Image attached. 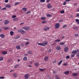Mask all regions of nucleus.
Instances as JSON below:
<instances>
[{
    "label": "nucleus",
    "instance_id": "obj_21",
    "mask_svg": "<svg viewBox=\"0 0 79 79\" xmlns=\"http://www.w3.org/2000/svg\"><path fill=\"white\" fill-rule=\"evenodd\" d=\"M10 35L12 36V35H14V32L12 31H10Z\"/></svg>",
    "mask_w": 79,
    "mask_h": 79
},
{
    "label": "nucleus",
    "instance_id": "obj_2",
    "mask_svg": "<svg viewBox=\"0 0 79 79\" xmlns=\"http://www.w3.org/2000/svg\"><path fill=\"white\" fill-rule=\"evenodd\" d=\"M54 26L55 27V29H58L60 27V23H56Z\"/></svg>",
    "mask_w": 79,
    "mask_h": 79
},
{
    "label": "nucleus",
    "instance_id": "obj_33",
    "mask_svg": "<svg viewBox=\"0 0 79 79\" xmlns=\"http://www.w3.org/2000/svg\"><path fill=\"white\" fill-rule=\"evenodd\" d=\"M59 44L60 45H63L64 44V43H60Z\"/></svg>",
    "mask_w": 79,
    "mask_h": 79
},
{
    "label": "nucleus",
    "instance_id": "obj_4",
    "mask_svg": "<svg viewBox=\"0 0 79 79\" xmlns=\"http://www.w3.org/2000/svg\"><path fill=\"white\" fill-rule=\"evenodd\" d=\"M64 52H68V50H69V48L66 47L64 48Z\"/></svg>",
    "mask_w": 79,
    "mask_h": 79
},
{
    "label": "nucleus",
    "instance_id": "obj_26",
    "mask_svg": "<svg viewBox=\"0 0 79 79\" xmlns=\"http://www.w3.org/2000/svg\"><path fill=\"white\" fill-rule=\"evenodd\" d=\"M46 18L45 17H41V19H42V20H43V21H45L46 19Z\"/></svg>",
    "mask_w": 79,
    "mask_h": 79
},
{
    "label": "nucleus",
    "instance_id": "obj_27",
    "mask_svg": "<svg viewBox=\"0 0 79 79\" xmlns=\"http://www.w3.org/2000/svg\"><path fill=\"white\" fill-rule=\"evenodd\" d=\"M5 7L8 8H10V5L7 4L5 6Z\"/></svg>",
    "mask_w": 79,
    "mask_h": 79
},
{
    "label": "nucleus",
    "instance_id": "obj_18",
    "mask_svg": "<svg viewBox=\"0 0 79 79\" xmlns=\"http://www.w3.org/2000/svg\"><path fill=\"white\" fill-rule=\"evenodd\" d=\"M22 10L23 11H27V8L25 7H24L22 9Z\"/></svg>",
    "mask_w": 79,
    "mask_h": 79
},
{
    "label": "nucleus",
    "instance_id": "obj_8",
    "mask_svg": "<svg viewBox=\"0 0 79 79\" xmlns=\"http://www.w3.org/2000/svg\"><path fill=\"white\" fill-rule=\"evenodd\" d=\"M45 61H48V56H46L44 58Z\"/></svg>",
    "mask_w": 79,
    "mask_h": 79
},
{
    "label": "nucleus",
    "instance_id": "obj_5",
    "mask_svg": "<svg viewBox=\"0 0 79 79\" xmlns=\"http://www.w3.org/2000/svg\"><path fill=\"white\" fill-rule=\"evenodd\" d=\"M49 29H50V28L48 27H45L44 28V30L45 31H47V30H49Z\"/></svg>",
    "mask_w": 79,
    "mask_h": 79
},
{
    "label": "nucleus",
    "instance_id": "obj_20",
    "mask_svg": "<svg viewBox=\"0 0 79 79\" xmlns=\"http://www.w3.org/2000/svg\"><path fill=\"white\" fill-rule=\"evenodd\" d=\"M35 66H36V67H38V66H39V64L38 63H35Z\"/></svg>",
    "mask_w": 79,
    "mask_h": 79
},
{
    "label": "nucleus",
    "instance_id": "obj_14",
    "mask_svg": "<svg viewBox=\"0 0 79 79\" xmlns=\"http://www.w3.org/2000/svg\"><path fill=\"white\" fill-rule=\"evenodd\" d=\"M62 62H63L62 60H60L59 62H58L57 63L58 65H60L61 63H62Z\"/></svg>",
    "mask_w": 79,
    "mask_h": 79
},
{
    "label": "nucleus",
    "instance_id": "obj_13",
    "mask_svg": "<svg viewBox=\"0 0 79 79\" xmlns=\"http://www.w3.org/2000/svg\"><path fill=\"white\" fill-rule=\"evenodd\" d=\"M13 76L15 77H17L18 76V74L16 73H14L13 74Z\"/></svg>",
    "mask_w": 79,
    "mask_h": 79
},
{
    "label": "nucleus",
    "instance_id": "obj_40",
    "mask_svg": "<svg viewBox=\"0 0 79 79\" xmlns=\"http://www.w3.org/2000/svg\"><path fill=\"white\" fill-rule=\"evenodd\" d=\"M30 43V42H27L26 43L25 45H29V44Z\"/></svg>",
    "mask_w": 79,
    "mask_h": 79
},
{
    "label": "nucleus",
    "instance_id": "obj_62",
    "mask_svg": "<svg viewBox=\"0 0 79 79\" xmlns=\"http://www.w3.org/2000/svg\"><path fill=\"white\" fill-rule=\"evenodd\" d=\"M66 2H69L71 0H65Z\"/></svg>",
    "mask_w": 79,
    "mask_h": 79
},
{
    "label": "nucleus",
    "instance_id": "obj_11",
    "mask_svg": "<svg viewBox=\"0 0 79 79\" xmlns=\"http://www.w3.org/2000/svg\"><path fill=\"white\" fill-rule=\"evenodd\" d=\"M47 7L48 8H51L52 6V5L50 4H49L47 5Z\"/></svg>",
    "mask_w": 79,
    "mask_h": 79
},
{
    "label": "nucleus",
    "instance_id": "obj_49",
    "mask_svg": "<svg viewBox=\"0 0 79 79\" xmlns=\"http://www.w3.org/2000/svg\"><path fill=\"white\" fill-rule=\"evenodd\" d=\"M67 26V25H64L63 26V28H64V27H66Z\"/></svg>",
    "mask_w": 79,
    "mask_h": 79
},
{
    "label": "nucleus",
    "instance_id": "obj_41",
    "mask_svg": "<svg viewBox=\"0 0 79 79\" xmlns=\"http://www.w3.org/2000/svg\"><path fill=\"white\" fill-rule=\"evenodd\" d=\"M79 36V34H75V37H78Z\"/></svg>",
    "mask_w": 79,
    "mask_h": 79
},
{
    "label": "nucleus",
    "instance_id": "obj_43",
    "mask_svg": "<svg viewBox=\"0 0 79 79\" xmlns=\"http://www.w3.org/2000/svg\"><path fill=\"white\" fill-rule=\"evenodd\" d=\"M60 13H62V14L64 13V10H62L60 11Z\"/></svg>",
    "mask_w": 79,
    "mask_h": 79
},
{
    "label": "nucleus",
    "instance_id": "obj_3",
    "mask_svg": "<svg viewBox=\"0 0 79 79\" xmlns=\"http://www.w3.org/2000/svg\"><path fill=\"white\" fill-rule=\"evenodd\" d=\"M18 31L19 32H21V34H25L26 33V31L22 29L18 30Z\"/></svg>",
    "mask_w": 79,
    "mask_h": 79
},
{
    "label": "nucleus",
    "instance_id": "obj_53",
    "mask_svg": "<svg viewBox=\"0 0 79 79\" xmlns=\"http://www.w3.org/2000/svg\"><path fill=\"white\" fill-rule=\"evenodd\" d=\"M5 3H8V0H5Z\"/></svg>",
    "mask_w": 79,
    "mask_h": 79
},
{
    "label": "nucleus",
    "instance_id": "obj_29",
    "mask_svg": "<svg viewBox=\"0 0 79 79\" xmlns=\"http://www.w3.org/2000/svg\"><path fill=\"white\" fill-rule=\"evenodd\" d=\"M43 44H44V45H47V44H48V42H47V41L44 42H43Z\"/></svg>",
    "mask_w": 79,
    "mask_h": 79
},
{
    "label": "nucleus",
    "instance_id": "obj_10",
    "mask_svg": "<svg viewBox=\"0 0 79 79\" xmlns=\"http://www.w3.org/2000/svg\"><path fill=\"white\" fill-rule=\"evenodd\" d=\"M23 29H25L26 31H28V30H29V27H24L23 28Z\"/></svg>",
    "mask_w": 79,
    "mask_h": 79
},
{
    "label": "nucleus",
    "instance_id": "obj_36",
    "mask_svg": "<svg viewBox=\"0 0 79 79\" xmlns=\"http://www.w3.org/2000/svg\"><path fill=\"white\" fill-rule=\"evenodd\" d=\"M45 2V0H40V2H41L42 3H44Z\"/></svg>",
    "mask_w": 79,
    "mask_h": 79
},
{
    "label": "nucleus",
    "instance_id": "obj_51",
    "mask_svg": "<svg viewBox=\"0 0 79 79\" xmlns=\"http://www.w3.org/2000/svg\"><path fill=\"white\" fill-rule=\"evenodd\" d=\"M31 11H28L26 13V14H28V13H31Z\"/></svg>",
    "mask_w": 79,
    "mask_h": 79
},
{
    "label": "nucleus",
    "instance_id": "obj_37",
    "mask_svg": "<svg viewBox=\"0 0 79 79\" xmlns=\"http://www.w3.org/2000/svg\"><path fill=\"white\" fill-rule=\"evenodd\" d=\"M75 54H72L71 55V57L72 58H73V57H74V56H75Z\"/></svg>",
    "mask_w": 79,
    "mask_h": 79
},
{
    "label": "nucleus",
    "instance_id": "obj_45",
    "mask_svg": "<svg viewBox=\"0 0 79 79\" xmlns=\"http://www.w3.org/2000/svg\"><path fill=\"white\" fill-rule=\"evenodd\" d=\"M16 16L15 15H14L12 16V18H16Z\"/></svg>",
    "mask_w": 79,
    "mask_h": 79
},
{
    "label": "nucleus",
    "instance_id": "obj_60",
    "mask_svg": "<svg viewBox=\"0 0 79 79\" xmlns=\"http://www.w3.org/2000/svg\"><path fill=\"white\" fill-rule=\"evenodd\" d=\"M63 21V19L60 20L59 21V22H62Z\"/></svg>",
    "mask_w": 79,
    "mask_h": 79
},
{
    "label": "nucleus",
    "instance_id": "obj_55",
    "mask_svg": "<svg viewBox=\"0 0 79 79\" xmlns=\"http://www.w3.org/2000/svg\"><path fill=\"white\" fill-rule=\"evenodd\" d=\"M74 6H77V3H74Z\"/></svg>",
    "mask_w": 79,
    "mask_h": 79
},
{
    "label": "nucleus",
    "instance_id": "obj_34",
    "mask_svg": "<svg viewBox=\"0 0 79 79\" xmlns=\"http://www.w3.org/2000/svg\"><path fill=\"white\" fill-rule=\"evenodd\" d=\"M20 3H21V2H18L17 3H15V6H16V5H19V4H20Z\"/></svg>",
    "mask_w": 79,
    "mask_h": 79
},
{
    "label": "nucleus",
    "instance_id": "obj_44",
    "mask_svg": "<svg viewBox=\"0 0 79 79\" xmlns=\"http://www.w3.org/2000/svg\"><path fill=\"white\" fill-rule=\"evenodd\" d=\"M78 23L79 22V20L78 19H76L75 20Z\"/></svg>",
    "mask_w": 79,
    "mask_h": 79
},
{
    "label": "nucleus",
    "instance_id": "obj_15",
    "mask_svg": "<svg viewBox=\"0 0 79 79\" xmlns=\"http://www.w3.org/2000/svg\"><path fill=\"white\" fill-rule=\"evenodd\" d=\"M5 35L3 34H1L0 35V37L2 38V39H3L5 37Z\"/></svg>",
    "mask_w": 79,
    "mask_h": 79
},
{
    "label": "nucleus",
    "instance_id": "obj_63",
    "mask_svg": "<svg viewBox=\"0 0 79 79\" xmlns=\"http://www.w3.org/2000/svg\"><path fill=\"white\" fill-rule=\"evenodd\" d=\"M3 77H0V79H3Z\"/></svg>",
    "mask_w": 79,
    "mask_h": 79
},
{
    "label": "nucleus",
    "instance_id": "obj_16",
    "mask_svg": "<svg viewBox=\"0 0 79 79\" xmlns=\"http://www.w3.org/2000/svg\"><path fill=\"white\" fill-rule=\"evenodd\" d=\"M78 75V73H73L72 75L73 76H77Z\"/></svg>",
    "mask_w": 79,
    "mask_h": 79
},
{
    "label": "nucleus",
    "instance_id": "obj_57",
    "mask_svg": "<svg viewBox=\"0 0 79 79\" xmlns=\"http://www.w3.org/2000/svg\"><path fill=\"white\" fill-rule=\"evenodd\" d=\"M53 74H56V73H57V72H56L54 71H53Z\"/></svg>",
    "mask_w": 79,
    "mask_h": 79
},
{
    "label": "nucleus",
    "instance_id": "obj_6",
    "mask_svg": "<svg viewBox=\"0 0 79 79\" xmlns=\"http://www.w3.org/2000/svg\"><path fill=\"white\" fill-rule=\"evenodd\" d=\"M29 74H27L24 76L25 79H29Z\"/></svg>",
    "mask_w": 79,
    "mask_h": 79
},
{
    "label": "nucleus",
    "instance_id": "obj_9",
    "mask_svg": "<svg viewBox=\"0 0 79 79\" xmlns=\"http://www.w3.org/2000/svg\"><path fill=\"white\" fill-rule=\"evenodd\" d=\"M9 23L10 22L7 20H5V21L4 22V24H5V25L7 24H8V23Z\"/></svg>",
    "mask_w": 79,
    "mask_h": 79
},
{
    "label": "nucleus",
    "instance_id": "obj_32",
    "mask_svg": "<svg viewBox=\"0 0 79 79\" xmlns=\"http://www.w3.org/2000/svg\"><path fill=\"white\" fill-rule=\"evenodd\" d=\"M20 38V35H18L16 37H15V39H19V38Z\"/></svg>",
    "mask_w": 79,
    "mask_h": 79
},
{
    "label": "nucleus",
    "instance_id": "obj_54",
    "mask_svg": "<svg viewBox=\"0 0 79 79\" xmlns=\"http://www.w3.org/2000/svg\"><path fill=\"white\" fill-rule=\"evenodd\" d=\"M66 58L67 59H69V56H66Z\"/></svg>",
    "mask_w": 79,
    "mask_h": 79
},
{
    "label": "nucleus",
    "instance_id": "obj_12",
    "mask_svg": "<svg viewBox=\"0 0 79 79\" xmlns=\"http://www.w3.org/2000/svg\"><path fill=\"white\" fill-rule=\"evenodd\" d=\"M69 71H66L64 73V74L65 75H68V74H69Z\"/></svg>",
    "mask_w": 79,
    "mask_h": 79
},
{
    "label": "nucleus",
    "instance_id": "obj_39",
    "mask_svg": "<svg viewBox=\"0 0 79 79\" xmlns=\"http://www.w3.org/2000/svg\"><path fill=\"white\" fill-rule=\"evenodd\" d=\"M6 10V7H4L2 9H1V10Z\"/></svg>",
    "mask_w": 79,
    "mask_h": 79
},
{
    "label": "nucleus",
    "instance_id": "obj_25",
    "mask_svg": "<svg viewBox=\"0 0 79 79\" xmlns=\"http://www.w3.org/2000/svg\"><path fill=\"white\" fill-rule=\"evenodd\" d=\"M3 57L0 56V61H3Z\"/></svg>",
    "mask_w": 79,
    "mask_h": 79
},
{
    "label": "nucleus",
    "instance_id": "obj_48",
    "mask_svg": "<svg viewBox=\"0 0 79 79\" xmlns=\"http://www.w3.org/2000/svg\"><path fill=\"white\" fill-rule=\"evenodd\" d=\"M52 51V50H51V49H49L48 50V53H50V52H51Z\"/></svg>",
    "mask_w": 79,
    "mask_h": 79
},
{
    "label": "nucleus",
    "instance_id": "obj_58",
    "mask_svg": "<svg viewBox=\"0 0 79 79\" xmlns=\"http://www.w3.org/2000/svg\"><path fill=\"white\" fill-rule=\"evenodd\" d=\"M42 23H47V22L45 21H43L42 22Z\"/></svg>",
    "mask_w": 79,
    "mask_h": 79
},
{
    "label": "nucleus",
    "instance_id": "obj_28",
    "mask_svg": "<svg viewBox=\"0 0 79 79\" xmlns=\"http://www.w3.org/2000/svg\"><path fill=\"white\" fill-rule=\"evenodd\" d=\"M27 60V57L25 56L24 57L23 60H24V61H26V60Z\"/></svg>",
    "mask_w": 79,
    "mask_h": 79
},
{
    "label": "nucleus",
    "instance_id": "obj_23",
    "mask_svg": "<svg viewBox=\"0 0 79 79\" xmlns=\"http://www.w3.org/2000/svg\"><path fill=\"white\" fill-rule=\"evenodd\" d=\"M7 53V52L6 51H3L2 52V55H5V54H6Z\"/></svg>",
    "mask_w": 79,
    "mask_h": 79
},
{
    "label": "nucleus",
    "instance_id": "obj_7",
    "mask_svg": "<svg viewBox=\"0 0 79 79\" xmlns=\"http://www.w3.org/2000/svg\"><path fill=\"white\" fill-rule=\"evenodd\" d=\"M56 50H61V47L60 46H57L56 47Z\"/></svg>",
    "mask_w": 79,
    "mask_h": 79
},
{
    "label": "nucleus",
    "instance_id": "obj_17",
    "mask_svg": "<svg viewBox=\"0 0 79 79\" xmlns=\"http://www.w3.org/2000/svg\"><path fill=\"white\" fill-rule=\"evenodd\" d=\"M38 45H40L41 46H45V45L44 44H43L42 43H38Z\"/></svg>",
    "mask_w": 79,
    "mask_h": 79
},
{
    "label": "nucleus",
    "instance_id": "obj_30",
    "mask_svg": "<svg viewBox=\"0 0 79 79\" xmlns=\"http://www.w3.org/2000/svg\"><path fill=\"white\" fill-rule=\"evenodd\" d=\"M74 29L76 31H77V29H78V28L77 27V26H76V27H74Z\"/></svg>",
    "mask_w": 79,
    "mask_h": 79
},
{
    "label": "nucleus",
    "instance_id": "obj_38",
    "mask_svg": "<svg viewBox=\"0 0 79 79\" xmlns=\"http://www.w3.org/2000/svg\"><path fill=\"white\" fill-rule=\"evenodd\" d=\"M46 16H47V17H50L51 16H52V15L50 14H47L46 15Z\"/></svg>",
    "mask_w": 79,
    "mask_h": 79
},
{
    "label": "nucleus",
    "instance_id": "obj_1",
    "mask_svg": "<svg viewBox=\"0 0 79 79\" xmlns=\"http://www.w3.org/2000/svg\"><path fill=\"white\" fill-rule=\"evenodd\" d=\"M77 52H79V49H77V50H73L72 52V53H73V54H75V55H76V53H77Z\"/></svg>",
    "mask_w": 79,
    "mask_h": 79
},
{
    "label": "nucleus",
    "instance_id": "obj_22",
    "mask_svg": "<svg viewBox=\"0 0 79 79\" xmlns=\"http://www.w3.org/2000/svg\"><path fill=\"white\" fill-rule=\"evenodd\" d=\"M16 48H17V49H18L19 50V49H21V47H20V46H19V45L16 46Z\"/></svg>",
    "mask_w": 79,
    "mask_h": 79
},
{
    "label": "nucleus",
    "instance_id": "obj_42",
    "mask_svg": "<svg viewBox=\"0 0 79 79\" xmlns=\"http://www.w3.org/2000/svg\"><path fill=\"white\" fill-rule=\"evenodd\" d=\"M9 29V27H5L4 28V30H7V29Z\"/></svg>",
    "mask_w": 79,
    "mask_h": 79
},
{
    "label": "nucleus",
    "instance_id": "obj_35",
    "mask_svg": "<svg viewBox=\"0 0 79 79\" xmlns=\"http://www.w3.org/2000/svg\"><path fill=\"white\" fill-rule=\"evenodd\" d=\"M28 53L29 54H32V51H29L28 52Z\"/></svg>",
    "mask_w": 79,
    "mask_h": 79
},
{
    "label": "nucleus",
    "instance_id": "obj_46",
    "mask_svg": "<svg viewBox=\"0 0 79 79\" xmlns=\"http://www.w3.org/2000/svg\"><path fill=\"white\" fill-rule=\"evenodd\" d=\"M19 66V65L17 64L15 66L14 68H17V67H18V66Z\"/></svg>",
    "mask_w": 79,
    "mask_h": 79
},
{
    "label": "nucleus",
    "instance_id": "obj_19",
    "mask_svg": "<svg viewBox=\"0 0 79 79\" xmlns=\"http://www.w3.org/2000/svg\"><path fill=\"white\" fill-rule=\"evenodd\" d=\"M19 20V19L18 18H15L13 19V20L14 21H18Z\"/></svg>",
    "mask_w": 79,
    "mask_h": 79
},
{
    "label": "nucleus",
    "instance_id": "obj_59",
    "mask_svg": "<svg viewBox=\"0 0 79 79\" xmlns=\"http://www.w3.org/2000/svg\"><path fill=\"white\" fill-rule=\"evenodd\" d=\"M24 24V23H21L20 24V25H23V24Z\"/></svg>",
    "mask_w": 79,
    "mask_h": 79
},
{
    "label": "nucleus",
    "instance_id": "obj_61",
    "mask_svg": "<svg viewBox=\"0 0 79 79\" xmlns=\"http://www.w3.org/2000/svg\"><path fill=\"white\" fill-rule=\"evenodd\" d=\"M25 40H28V41L30 40L29 39H25Z\"/></svg>",
    "mask_w": 79,
    "mask_h": 79
},
{
    "label": "nucleus",
    "instance_id": "obj_47",
    "mask_svg": "<svg viewBox=\"0 0 79 79\" xmlns=\"http://www.w3.org/2000/svg\"><path fill=\"white\" fill-rule=\"evenodd\" d=\"M63 5H66V2H64L63 4Z\"/></svg>",
    "mask_w": 79,
    "mask_h": 79
},
{
    "label": "nucleus",
    "instance_id": "obj_52",
    "mask_svg": "<svg viewBox=\"0 0 79 79\" xmlns=\"http://www.w3.org/2000/svg\"><path fill=\"white\" fill-rule=\"evenodd\" d=\"M79 16V13H77L76 15V17H78Z\"/></svg>",
    "mask_w": 79,
    "mask_h": 79
},
{
    "label": "nucleus",
    "instance_id": "obj_24",
    "mask_svg": "<svg viewBox=\"0 0 79 79\" xmlns=\"http://www.w3.org/2000/svg\"><path fill=\"white\" fill-rule=\"evenodd\" d=\"M46 69L45 68L44 69H40L39 70L40 71H44V70H45Z\"/></svg>",
    "mask_w": 79,
    "mask_h": 79
},
{
    "label": "nucleus",
    "instance_id": "obj_50",
    "mask_svg": "<svg viewBox=\"0 0 79 79\" xmlns=\"http://www.w3.org/2000/svg\"><path fill=\"white\" fill-rule=\"evenodd\" d=\"M76 56H77V57H78L79 58V53H78L76 55Z\"/></svg>",
    "mask_w": 79,
    "mask_h": 79
},
{
    "label": "nucleus",
    "instance_id": "obj_64",
    "mask_svg": "<svg viewBox=\"0 0 79 79\" xmlns=\"http://www.w3.org/2000/svg\"><path fill=\"white\" fill-rule=\"evenodd\" d=\"M30 64H32V61H31L30 62Z\"/></svg>",
    "mask_w": 79,
    "mask_h": 79
},
{
    "label": "nucleus",
    "instance_id": "obj_56",
    "mask_svg": "<svg viewBox=\"0 0 79 79\" xmlns=\"http://www.w3.org/2000/svg\"><path fill=\"white\" fill-rule=\"evenodd\" d=\"M63 65H64V66H66V65H67V63H65L64 64H63Z\"/></svg>",
    "mask_w": 79,
    "mask_h": 79
},
{
    "label": "nucleus",
    "instance_id": "obj_31",
    "mask_svg": "<svg viewBox=\"0 0 79 79\" xmlns=\"http://www.w3.org/2000/svg\"><path fill=\"white\" fill-rule=\"evenodd\" d=\"M55 42H60V39H57L55 40Z\"/></svg>",
    "mask_w": 79,
    "mask_h": 79
}]
</instances>
